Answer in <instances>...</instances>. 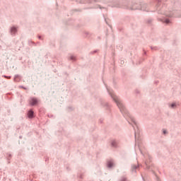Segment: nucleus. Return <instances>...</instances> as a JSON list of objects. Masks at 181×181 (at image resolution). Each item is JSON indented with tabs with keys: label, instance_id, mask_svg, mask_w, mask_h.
Here are the masks:
<instances>
[{
	"label": "nucleus",
	"instance_id": "nucleus-1",
	"mask_svg": "<svg viewBox=\"0 0 181 181\" xmlns=\"http://www.w3.org/2000/svg\"><path fill=\"white\" fill-rule=\"evenodd\" d=\"M107 91L110 95L111 98L113 100V101L115 103L116 105H117L120 112L122 114L123 117H125L127 121L130 124V125H132L134 130V138L135 141H136V129H138V124L136 123V121L135 120V118L129 114V112H128V110H127V107H125V105L121 100L118 99V98L114 95V93H112V90L110 89L107 85H105ZM135 127L136 129H135Z\"/></svg>",
	"mask_w": 181,
	"mask_h": 181
},
{
	"label": "nucleus",
	"instance_id": "nucleus-2",
	"mask_svg": "<svg viewBox=\"0 0 181 181\" xmlns=\"http://www.w3.org/2000/svg\"><path fill=\"white\" fill-rule=\"evenodd\" d=\"M112 8H123L130 11H143V12H149L148 8L149 6L142 1L139 3L129 2L128 0H114L111 3Z\"/></svg>",
	"mask_w": 181,
	"mask_h": 181
},
{
	"label": "nucleus",
	"instance_id": "nucleus-3",
	"mask_svg": "<svg viewBox=\"0 0 181 181\" xmlns=\"http://www.w3.org/2000/svg\"><path fill=\"white\" fill-rule=\"evenodd\" d=\"M154 1L156 9L158 11V13L165 16L162 18H158V21L159 22H163V23H165V25H170V23H172V20L170 19V18H175L177 16V15H176L177 11L173 10V11H170L169 13H165V8H166V4H163V2H162V0Z\"/></svg>",
	"mask_w": 181,
	"mask_h": 181
},
{
	"label": "nucleus",
	"instance_id": "nucleus-4",
	"mask_svg": "<svg viewBox=\"0 0 181 181\" xmlns=\"http://www.w3.org/2000/svg\"><path fill=\"white\" fill-rule=\"evenodd\" d=\"M66 25H69V26H76V28H83V26H84L83 24H78L77 20L74 19H70L66 21Z\"/></svg>",
	"mask_w": 181,
	"mask_h": 181
},
{
	"label": "nucleus",
	"instance_id": "nucleus-5",
	"mask_svg": "<svg viewBox=\"0 0 181 181\" xmlns=\"http://www.w3.org/2000/svg\"><path fill=\"white\" fill-rule=\"evenodd\" d=\"M29 105H30V107L39 105V99L36 97H31L29 100Z\"/></svg>",
	"mask_w": 181,
	"mask_h": 181
},
{
	"label": "nucleus",
	"instance_id": "nucleus-6",
	"mask_svg": "<svg viewBox=\"0 0 181 181\" xmlns=\"http://www.w3.org/2000/svg\"><path fill=\"white\" fill-rule=\"evenodd\" d=\"M151 162H152V157L148 155L146 160L144 162L146 169H147L148 170H149V169H151V166H152V164H151Z\"/></svg>",
	"mask_w": 181,
	"mask_h": 181
},
{
	"label": "nucleus",
	"instance_id": "nucleus-7",
	"mask_svg": "<svg viewBox=\"0 0 181 181\" xmlns=\"http://www.w3.org/2000/svg\"><path fill=\"white\" fill-rule=\"evenodd\" d=\"M9 33L11 35V36H15V35H16V33H18V28H16V26H15V25H13L10 28Z\"/></svg>",
	"mask_w": 181,
	"mask_h": 181
},
{
	"label": "nucleus",
	"instance_id": "nucleus-8",
	"mask_svg": "<svg viewBox=\"0 0 181 181\" xmlns=\"http://www.w3.org/2000/svg\"><path fill=\"white\" fill-rule=\"evenodd\" d=\"M27 117L29 119H33L35 118V112H33V110L30 109L27 112Z\"/></svg>",
	"mask_w": 181,
	"mask_h": 181
},
{
	"label": "nucleus",
	"instance_id": "nucleus-9",
	"mask_svg": "<svg viewBox=\"0 0 181 181\" xmlns=\"http://www.w3.org/2000/svg\"><path fill=\"white\" fill-rule=\"evenodd\" d=\"M100 103L102 107H104V108H106V110L110 111V105L108 104V103L104 102V100H103L102 99L100 100Z\"/></svg>",
	"mask_w": 181,
	"mask_h": 181
},
{
	"label": "nucleus",
	"instance_id": "nucleus-10",
	"mask_svg": "<svg viewBox=\"0 0 181 181\" xmlns=\"http://www.w3.org/2000/svg\"><path fill=\"white\" fill-rule=\"evenodd\" d=\"M105 9V8H104L103 6H101L98 4H95L94 5V6H92V7H89V8H84V9Z\"/></svg>",
	"mask_w": 181,
	"mask_h": 181
},
{
	"label": "nucleus",
	"instance_id": "nucleus-11",
	"mask_svg": "<svg viewBox=\"0 0 181 181\" xmlns=\"http://www.w3.org/2000/svg\"><path fill=\"white\" fill-rule=\"evenodd\" d=\"M107 168H108V169H112V168H114V161H112V160H107Z\"/></svg>",
	"mask_w": 181,
	"mask_h": 181
},
{
	"label": "nucleus",
	"instance_id": "nucleus-12",
	"mask_svg": "<svg viewBox=\"0 0 181 181\" xmlns=\"http://www.w3.org/2000/svg\"><path fill=\"white\" fill-rule=\"evenodd\" d=\"M13 81L17 83H19V81H21V75H19V74L15 75Z\"/></svg>",
	"mask_w": 181,
	"mask_h": 181
},
{
	"label": "nucleus",
	"instance_id": "nucleus-13",
	"mask_svg": "<svg viewBox=\"0 0 181 181\" xmlns=\"http://www.w3.org/2000/svg\"><path fill=\"white\" fill-rule=\"evenodd\" d=\"M112 148H118V144L117 143V141L115 140H112L111 141V144H110Z\"/></svg>",
	"mask_w": 181,
	"mask_h": 181
},
{
	"label": "nucleus",
	"instance_id": "nucleus-14",
	"mask_svg": "<svg viewBox=\"0 0 181 181\" xmlns=\"http://www.w3.org/2000/svg\"><path fill=\"white\" fill-rule=\"evenodd\" d=\"M139 165H132V173H136V169H138Z\"/></svg>",
	"mask_w": 181,
	"mask_h": 181
},
{
	"label": "nucleus",
	"instance_id": "nucleus-15",
	"mask_svg": "<svg viewBox=\"0 0 181 181\" xmlns=\"http://www.w3.org/2000/svg\"><path fill=\"white\" fill-rule=\"evenodd\" d=\"M68 60H70L71 62H76L77 61V57L74 55H71L69 58Z\"/></svg>",
	"mask_w": 181,
	"mask_h": 181
},
{
	"label": "nucleus",
	"instance_id": "nucleus-16",
	"mask_svg": "<svg viewBox=\"0 0 181 181\" xmlns=\"http://www.w3.org/2000/svg\"><path fill=\"white\" fill-rule=\"evenodd\" d=\"M168 106L170 107V108L175 109L177 107V103H176V102H174L173 103H170Z\"/></svg>",
	"mask_w": 181,
	"mask_h": 181
},
{
	"label": "nucleus",
	"instance_id": "nucleus-17",
	"mask_svg": "<svg viewBox=\"0 0 181 181\" xmlns=\"http://www.w3.org/2000/svg\"><path fill=\"white\" fill-rule=\"evenodd\" d=\"M74 12H82V10L81 9H77V8L72 9V10L70 11L69 13H70V15H73V13H74Z\"/></svg>",
	"mask_w": 181,
	"mask_h": 181
},
{
	"label": "nucleus",
	"instance_id": "nucleus-18",
	"mask_svg": "<svg viewBox=\"0 0 181 181\" xmlns=\"http://www.w3.org/2000/svg\"><path fill=\"white\" fill-rule=\"evenodd\" d=\"M145 21L147 25H152V22H153V18H150L146 19Z\"/></svg>",
	"mask_w": 181,
	"mask_h": 181
},
{
	"label": "nucleus",
	"instance_id": "nucleus-19",
	"mask_svg": "<svg viewBox=\"0 0 181 181\" xmlns=\"http://www.w3.org/2000/svg\"><path fill=\"white\" fill-rule=\"evenodd\" d=\"M84 35H86V37H91V35H93L91 33L85 31Z\"/></svg>",
	"mask_w": 181,
	"mask_h": 181
},
{
	"label": "nucleus",
	"instance_id": "nucleus-20",
	"mask_svg": "<svg viewBox=\"0 0 181 181\" xmlns=\"http://www.w3.org/2000/svg\"><path fill=\"white\" fill-rule=\"evenodd\" d=\"M6 157L7 158L8 160H11V159L12 158V154L7 153H6Z\"/></svg>",
	"mask_w": 181,
	"mask_h": 181
},
{
	"label": "nucleus",
	"instance_id": "nucleus-21",
	"mask_svg": "<svg viewBox=\"0 0 181 181\" xmlns=\"http://www.w3.org/2000/svg\"><path fill=\"white\" fill-rule=\"evenodd\" d=\"M95 53H98V49H95L93 51H91L89 54H95Z\"/></svg>",
	"mask_w": 181,
	"mask_h": 181
},
{
	"label": "nucleus",
	"instance_id": "nucleus-22",
	"mask_svg": "<svg viewBox=\"0 0 181 181\" xmlns=\"http://www.w3.org/2000/svg\"><path fill=\"white\" fill-rule=\"evenodd\" d=\"M78 179H83V173H78Z\"/></svg>",
	"mask_w": 181,
	"mask_h": 181
},
{
	"label": "nucleus",
	"instance_id": "nucleus-23",
	"mask_svg": "<svg viewBox=\"0 0 181 181\" xmlns=\"http://www.w3.org/2000/svg\"><path fill=\"white\" fill-rule=\"evenodd\" d=\"M28 45H29L30 46H32V45H36V44L35 43V42H33V41H30V40H28Z\"/></svg>",
	"mask_w": 181,
	"mask_h": 181
},
{
	"label": "nucleus",
	"instance_id": "nucleus-24",
	"mask_svg": "<svg viewBox=\"0 0 181 181\" xmlns=\"http://www.w3.org/2000/svg\"><path fill=\"white\" fill-rule=\"evenodd\" d=\"M163 135H166V134H168V130L163 129Z\"/></svg>",
	"mask_w": 181,
	"mask_h": 181
},
{
	"label": "nucleus",
	"instance_id": "nucleus-25",
	"mask_svg": "<svg viewBox=\"0 0 181 181\" xmlns=\"http://www.w3.org/2000/svg\"><path fill=\"white\" fill-rule=\"evenodd\" d=\"M151 50H158V47H151Z\"/></svg>",
	"mask_w": 181,
	"mask_h": 181
},
{
	"label": "nucleus",
	"instance_id": "nucleus-26",
	"mask_svg": "<svg viewBox=\"0 0 181 181\" xmlns=\"http://www.w3.org/2000/svg\"><path fill=\"white\" fill-rule=\"evenodd\" d=\"M20 88H23V90H28V88L23 86H19Z\"/></svg>",
	"mask_w": 181,
	"mask_h": 181
},
{
	"label": "nucleus",
	"instance_id": "nucleus-27",
	"mask_svg": "<svg viewBox=\"0 0 181 181\" xmlns=\"http://www.w3.org/2000/svg\"><path fill=\"white\" fill-rule=\"evenodd\" d=\"M139 90H138V89H136V90H135V93L136 94V95H138V94H139Z\"/></svg>",
	"mask_w": 181,
	"mask_h": 181
},
{
	"label": "nucleus",
	"instance_id": "nucleus-28",
	"mask_svg": "<svg viewBox=\"0 0 181 181\" xmlns=\"http://www.w3.org/2000/svg\"><path fill=\"white\" fill-rule=\"evenodd\" d=\"M139 151H140L141 155H143V156H145V155L144 154V152H142V150L141 148H139Z\"/></svg>",
	"mask_w": 181,
	"mask_h": 181
},
{
	"label": "nucleus",
	"instance_id": "nucleus-29",
	"mask_svg": "<svg viewBox=\"0 0 181 181\" xmlns=\"http://www.w3.org/2000/svg\"><path fill=\"white\" fill-rule=\"evenodd\" d=\"M104 19H105V22L107 25H108V21H107V19L105 18V17H104Z\"/></svg>",
	"mask_w": 181,
	"mask_h": 181
},
{
	"label": "nucleus",
	"instance_id": "nucleus-30",
	"mask_svg": "<svg viewBox=\"0 0 181 181\" xmlns=\"http://www.w3.org/2000/svg\"><path fill=\"white\" fill-rule=\"evenodd\" d=\"M37 37H38L39 40H42V36H40V35H38Z\"/></svg>",
	"mask_w": 181,
	"mask_h": 181
},
{
	"label": "nucleus",
	"instance_id": "nucleus-31",
	"mask_svg": "<svg viewBox=\"0 0 181 181\" xmlns=\"http://www.w3.org/2000/svg\"><path fill=\"white\" fill-rule=\"evenodd\" d=\"M49 118H53V115H48Z\"/></svg>",
	"mask_w": 181,
	"mask_h": 181
},
{
	"label": "nucleus",
	"instance_id": "nucleus-32",
	"mask_svg": "<svg viewBox=\"0 0 181 181\" xmlns=\"http://www.w3.org/2000/svg\"><path fill=\"white\" fill-rule=\"evenodd\" d=\"M45 162H49V157H47V158H45Z\"/></svg>",
	"mask_w": 181,
	"mask_h": 181
},
{
	"label": "nucleus",
	"instance_id": "nucleus-33",
	"mask_svg": "<svg viewBox=\"0 0 181 181\" xmlns=\"http://www.w3.org/2000/svg\"><path fill=\"white\" fill-rule=\"evenodd\" d=\"M144 55L146 56V51H145V49H144Z\"/></svg>",
	"mask_w": 181,
	"mask_h": 181
},
{
	"label": "nucleus",
	"instance_id": "nucleus-34",
	"mask_svg": "<svg viewBox=\"0 0 181 181\" xmlns=\"http://www.w3.org/2000/svg\"><path fill=\"white\" fill-rule=\"evenodd\" d=\"M118 29L119 32H122V28H119Z\"/></svg>",
	"mask_w": 181,
	"mask_h": 181
},
{
	"label": "nucleus",
	"instance_id": "nucleus-35",
	"mask_svg": "<svg viewBox=\"0 0 181 181\" xmlns=\"http://www.w3.org/2000/svg\"><path fill=\"white\" fill-rule=\"evenodd\" d=\"M69 110H71V111H72L73 110V107H68Z\"/></svg>",
	"mask_w": 181,
	"mask_h": 181
},
{
	"label": "nucleus",
	"instance_id": "nucleus-36",
	"mask_svg": "<svg viewBox=\"0 0 181 181\" xmlns=\"http://www.w3.org/2000/svg\"><path fill=\"white\" fill-rule=\"evenodd\" d=\"M103 119H100V124H103Z\"/></svg>",
	"mask_w": 181,
	"mask_h": 181
},
{
	"label": "nucleus",
	"instance_id": "nucleus-37",
	"mask_svg": "<svg viewBox=\"0 0 181 181\" xmlns=\"http://www.w3.org/2000/svg\"><path fill=\"white\" fill-rule=\"evenodd\" d=\"M12 76H7L6 78L9 79V78H11Z\"/></svg>",
	"mask_w": 181,
	"mask_h": 181
},
{
	"label": "nucleus",
	"instance_id": "nucleus-38",
	"mask_svg": "<svg viewBox=\"0 0 181 181\" xmlns=\"http://www.w3.org/2000/svg\"><path fill=\"white\" fill-rule=\"evenodd\" d=\"M3 77H4V78H6L7 76L6 75H3Z\"/></svg>",
	"mask_w": 181,
	"mask_h": 181
},
{
	"label": "nucleus",
	"instance_id": "nucleus-39",
	"mask_svg": "<svg viewBox=\"0 0 181 181\" xmlns=\"http://www.w3.org/2000/svg\"><path fill=\"white\" fill-rule=\"evenodd\" d=\"M23 138L22 136H19V139H22Z\"/></svg>",
	"mask_w": 181,
	"mask_h": 181
},
{
	"label": "nucleus",
	"instance_id": "nucleus-40",
	"mask_svg": "<svg viewBox=\"0 0 181 181\" xmlns=\"http://www.w3.org/2000/svg\"><path fill=\"white\" fill-rule=\"evenodd\" d=\"M64 74H66V76H69V74H67V72H65Z\"/></svg>",
	"mask_w": 181,
	"mask_h": 181
},
{
	"label": "nucleus",
	"instance_id": "nucleus-41",
	"mask_svg": "<svg viewBox=\"0 0 181 181\" xmlns=\"http://www.w3.org/2000/svg\"><path fill=\"white\" fill-rule=\"evenodd\" d=\"M98 39H99V40L101 39V37H98Z\"/></svg>",
	"mask_w": 181,
	"mask_h": 181
},
{
	"label": "nucleus",
	"instance_id": "nucleus-42",
	"mask_svg": "<svg viewBox=\"0 0 181 181\" xmlns=\"http://www.w3.org/2000/svg\"><path fill=\"white\" fill-rule=\"evenodd\" d=\"M124 63V62L121 61V64H122Z\"/></svg>",
	"mask_w": 181,
	"mask_h": 181
},
{
	"label": "nucleus",
	"instance_id": "nucleus-43",
	"mask_svg": "<svg viewBox=\"0 0 181 181\" xmlns=\"http://www.w3.org/2000/svg\"><path fill=\"white\" fill-rule=\"evenodd\" d=\"M67 170H69V167L66 168Z\"/></svg>",
	"mask_w": 181,
	"mask_h": 181
},
{
	"label": "nucleus",
	"instance_id": "nucleus-44",
	"mask_svg": "<svg viewBox=\"0 0 181 181\" xmlns=\"http://www.w3.org/2000/svg\"><path fill=\"white\" fill-rule=\"evenodd\" d=\"M139 64H141V61H139Z\"/></svg>",
	"mask_w": 181,
	"mask_h": 181
},
{
	"label": "nucleus",
	"instance_id": "nucleus-45",
	"mask_svg": "<svg viewBox=\"0 0 181 181\" xmlns=\"http://www.w3.org/2000/svg\"><path fill=\"white\" fill-rule=\"evenodd\" d=\"M156 83H158V81H156Z\"/></svg>",
	"mask_w": 181,
	"mask_h": 181
}]
</instances>
